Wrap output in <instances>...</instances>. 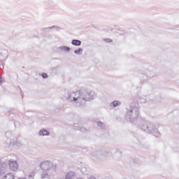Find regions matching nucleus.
<instances>
[{
  "label": "nucleus",
  "instance_id": "f8f14e48",
  "mask_svg": "<svg viewBox=\"0 0 179 179\" xmlns=\"http://www.w3.org/2000/svg\"><path fill=\"white\" fill-rule=\"evenodd\" d=\"M66 51H70V50H71V48H66Z\"/></svg>",
  "mask_w": 179,
  "mask_h": 179
},
{
  "label": "nucleus",
  "instance_id": "ddd939ff",
  "mask_svg": "<svg viewBox=\"0 0 179 179\" xmlns=\"http://www.w3.org/2000/svg\"><path fill=\"white\" fill-rule=\"evenodd\" d=\"M73 100H74V101H76V100H78V99L73 98Z\"/></svg>",
  "mask_w": 179,
  "mask_h": 179
},
{
  "label": "nucleus",
  "instance_id": "20e7f679",
  "mask_svg": "<svg viewBox=\"0 0 179 179\" xmlns=\"http://www.w3.org/2000/svg\"><path fill=\"white\" fill-rule=\"evenodd\" d=\"M81 44H82V42L79 40H73L72 41L73 45H80Z\"/></svg>",
  "mask_w": 179,
  "mask_h": 179
},
{
  "label": "nucleus",
  "instance_id": "9b49d317",
  "mask_svg": "<svg viewBox=\"0 0 179 179\" xmlns=\"http://www.w3.org/2000/svg\"><path fill=\"white\" fill-rule=\"evenodd\" d=\"M42 76H43V78L44 79L48 78V76L47 73H42Z\"/></svg>",
  "mask_w": 179,
  "mask_h": 179
},
{
  "label": "nucleus",
  "instance_id": "0eeeda50",
  "mask_svg": "<svg viewBox=\"0 0 179 179\" xmlns=\"http://www.w3.org/2000/svg\"><path fill=\"white\" fill-rule=\"evenodd\" d=\"M73 177V173H69L66 174L65 179H72Z\"/></svg>",
  "mask_w": 179,
  "mask_h": 179
},
{
  "label": "nucleus",
  "instance_id": "9d476101",
  "mask_svg": "<svg viewBox=\"0 0 179 179\" xmlns=\"http://www.w3.org/2000/svg\"><path fill=\"white\" fill-rule=\"evenodd\" d=\"M82 51H83L82 48H79L78 50H75V53L76 54H80V52H82Z\"/></svg>",
  "mask_w": 179,
  "mask_h": 179
},
{
  "label": "nucleus",
  "instance_id": "f03ea898",
  "mask_svg": "<svg viewBox=\"0 0 179 179\" xmlns=\"http://www.w3.org/2000/svg\"><path fill=\"white\" fill-rule=\"evenodd\" d=\"M41 167L43 170H50V167H51V163H50V162H42Z\"/></svg>",
  "mask_w": 179,
  "mask_h": 179
},
{
  "label": "nucleus",
  "instance_id": "39448f33",
  "mask_svg": "<svg viewBox=\"0 0 179 179\" xmlns=\"http://www.w3.org/2000/svg\"><path fill=\"white\" fill-rule=\"evenodd\" d=\"M39 134L44 136L45 135H50V132L43 129L40 131Z\"/></svg>",
  "mask_w": 179,
  "mask_h": 179
},
{
  "label": "nucleus",
  "instance_id": "423d86ee",
  "mask_svg": "<svg viewBox=\"0 0 179 179\" xmlns=\"http://www.w3.org/2000/svg\"><path fill=\"white\" fill-rule=\"evenodd\" d=\"M4 179H15V176L12 173H8L5 176Z\"/></svg>",
  "mask_w": 179,
  "mask_h": 179
},
{
  "label": "nucleus",
  "instance_id": "1a4fd4ad",
  "mask_svg": "<svg viewBox=\"0 0 179 179\" xmlns=\"http://www.w3.org/2000/svg\"><path fill=\"white\" fill-rule=\"evenodd\" d=\"M103 41H105V43H113V41L110 38H105Z\"/></svg>",
  "mask_w": 179,
  "mask_h": 179
},
{
  "label": "nucleus",
  "instance_id": "6e6552de",
  "mask_svg": "<svg viewBox=\"0 0 179 179\" xmlns=\"http://www.w3.org/2000/svg\"><path fill=\"white\" fill-rule=\"evenodd\" d=\"M113 107H117V106L120 105V102H118V101H113Z\"/></svg>",
  "mask_w": 179,
  "mask_h": 179
},
{
  "label": "nucleus",
  "instance_id": "f257e3e1",
  "mask_svg": "<svg viewBox=\"0 0 179 179\" xmlns=\"http://www.w3.org/2000/svg\"><path fill=\"white\" fill-rule=\"evenodd\" d=\"M9 167L10 169L12 170L13 171H16L17 169H19V164L16 161H9Z\"/></svg>",
  "mask_w": 179,
  "mask_h": 179
},
{
  "label": "nucleus",
  "instance_id": "7ed1b4c3",
  "mask_svg": "<svg viewBox=\"0 0 179 179\" xmlns=\"http://www.w3.org/2000/svg\"><path fill=\"white\" fill-rule=\"evenodd\" d=\"M84 100L89 101V100H93V95L90 94H86L84 96Z\"/></svg>",
  "mask_w": 179,
  "mask_h": 179
}]
</instances>
